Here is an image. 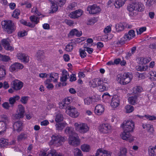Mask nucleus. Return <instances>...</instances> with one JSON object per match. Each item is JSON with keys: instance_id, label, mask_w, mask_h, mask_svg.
<instances>
[{"instance_id": "obj_1", "label": "nucleus", "mask_w": 156, "mask_h": 156, "mask_svg": "<svg viewBox=\"0 0 156 156\" xmlns=\"http://www.w3.org/2000/svg\"><path fill=\"white\" fill-rule=\"evenodd\" d=\"M133 78V75L130 73H125L123 74L117 76V80L121 85H126L130 83Z\"/></svg>"}, {"instance_id": "obj_2", "label": "nucleus", "mask_w": 156, "mask_h": 156, "mask_svg": "<svg viewBox=\"0 0 156 156\" xmlns=\"http://www.w3.org/2000/svg\"><path fill=\"white\" fill-rule=\"evenodd\" d=\"M2 28L7 31L8 34H11L14 32L16 27L14 23L11 20H4L2 22Z\"/></svg>"}, {"instance_id": "obj_3", "label": "nucleus", "mask_w": 156, "mask_h": 156, "mask_svg": "<svg viewBox=\"0 0 156 156\" xmlns=\"http://www.w3.org/2000/svg\"><path fill=\"white\" fill-rule=\"evenodd\" d=\"M75 130L80 133L84 134L89 131V127L88 125L84 123L76 122L74 124Z\"/></svg>"}, {"instance_id": "obj_4", "label": "nucleus", "mask_w": 156, "mask_h": 156, "mask_svg": "<svg viewBox=\"0 0 156 156\" xmlns=\"http://www.w3.org/2000/svg\"><path fill=\"white\" fill-rule=\"evenodd\" d=\"M66 140V137L60 135H54L51 137V143L54 145L58 147L61 145L62 143Z\"/></svg>"}, {"instance_id": "obj_5", "label": "nucleus", "mask_w": 156, "mask_h": 156, "mask_svg": "<svg viewBox=\"0 0 156 156\" xmlns=\"http://www.w3.org/2000/svg\"><path fill=\"white\" fill-rule=\"evenodd\" d=\"M66 112L70 116L74 118L77 117L80 114L77 109L72 106H68Z\"/></svg>"}, {"instance_id": "obj_6", "label": "nucleus", "mask_w": 156, "mask_h": 156, "mask_svg": "<svg viewBox=\"0 0 156 156\" xmlns=\"http://www.w3.org/2000/svg\"><path fill=\"white\" fill-rule=\"evenodd\" d=\"M122 126L124 131L127 132L133 131L134 128V124L132 120H128L124 122Z\"/></svg>"}, {"instance_id": "obj_7", "label": "nucleus", "mask_w": 156, "mask_h": 156, "mask_svg": "<svg viewBox=\"0 0 156 156\" xmlns=\"http://www.w3.org/2000/svg\"><path fill=\"white\" fill-rule=\"evenodd\" d=\"M135 36L134 30H131L129 31L128 33H126L123 37L121 39L120 43L122 44L124 43L125 41H129L133 38Z\"/></svg>"}, {"instance_id": "obj_8", "label": "nucleus", "mask_w": 156, "mask_h": 156, "mask_svg": "<svg viewBox=\"0 0 156 156\" xmlns=\"http://www.w3.org/2000/svg\"><path fill=\"white\" fill-rule=\"evenodd\" d=\"M68 143L70 145L76 146L80 144V141L77 133L73 135H69L68 139Z\"/></svg>"}, {"instance_id": "obj_9", "label": "nucleus", "mask_w": 156, "mask_h": 156, "mask_svg": "<svg viewBox=\"0 0 156 156\" xmlns=\"http://www.w3.org/2000/svg\"><path fill=\"white\" fill-rule=\"evenodd\" d=\"M25 112L24 107L22 105H18L16 114L13 115L14 118L19 119L23 118L24 116Z\"/></svg>"}, {"instance_id": "obj_10", "label": "nucleus", "mask_w": 156, "mask_h": 156, "mask_svg": "<svg viewBox=\"0 0 156 156\" xmlns=\"http://www.w3.org/2000/svg\"><path fill=\"white\" fill-rule=\"evenodd\" d=\"M8 118L5 115H2L1 117V135L2 133H4L6 129V125L8 122Z\"/></svg>"}, {"instance_id": "obj_11", "label": "nucleus", "mask_w": 156, "mask_h": 156, "mask_svg": "<svg viewBox=\"0 0 156 156\" xmlns=\"http://www.w3.org/2000/svg\"><path fill=\"white\" fill-rule=\"evenodd\" d=\"M101 81L102 83L101 84L98 85V89L100 91L103 92L107 90L108 89V87L106 85L108 83L109 81L106 78H103L101 79Z\"/></svg>"}, {"instance_id": "obj_12", "label": "nucleus", "mask_w": 156, "mask_h": 156, "mask_svg": "<svg viewBox=\"0 0 156 156\" xmlns=\"http://www.w3.org/2000/svg\"><path fill=\"white\" fill-rule=\"evenodd\" d=\"M129 132L124 130L120 134V136L123 140H128L129 142H131L134 141V137L131 135Z\"/></svg>"}, {"instance_id": "obj_13", "label": "nucleus", "mask_w": 156, "mask_h": 156, "mask_svg": "<svg viewBox=\"0 0 156 156\" xmlns=\"http://www.w3.org/2000/svg\"><path fill=\"white\" fill-rule=\"evenodd\" d=\"M87 11L90 14H95L101 11L99 6L96 4H94L88 6L87 8Z\"/></svg>"}, {"instance_id": "obj_14", "label": "nucleus", "mask_w": 156, "mask_h": 156, "mask_svg": "<svg viewBox=\"0 0 156 156\" xmlns=\"http://www.w3.org/2000/svg\"><path fill=\"white\" fill-rule=\"evenodd\" d=\"M119 99L118 96L115 95L112 97L110 105L113 108H117L119 105Z\"/></svg>"}, {"instance_id": "obj_15", "label": "nucleus", "mask_w": 156, "mask_h": 156, "mask_svg": "<svg viewBox=\"0 0 156 156\" xmlns=\"http://www.w3.org/2000/svg\"><path fill=\"white\" fill-rule=\"evenodd\" d=\"M112 129L110 124L108 123L102 124L99 127V131L103 133H107Z\"/></svg>"}, {"instance_id": "obj_16", "label": "nucleus", "mask_w": 156, "mask_h": 156, "mask_svg": "<svg viewBox=\"0 0 156 156\" xmlns=\"http://www.w3.org/2000/svg\"><path fill=\"white\" fill-rule=\"evenodd\" d=\"M12 85L14 90H20L23 87V83L20 80H16L12 81Z\"/></svg>"}, {"instance_id": "obj_17", "label": "nucleus", "mask_w": 156, "mask_h": 156, "mask_svg": "<svg viewBox=\"0 0 156 156\" xmlns=\"http://www.w3.org/2000/svg\"><path fill=\"white\" fill-rule=\"evenodd\" d=\"M23 68V65L18 62H15L11 65L9 67L11 72H16L19 70Z\"/></svg>"}, {"instance_id": "obj_18", "label": "nucleus", "mask_w": 156, "mask_h": 156, "mask_svg": "<svg viewBox=\"0 0 156 156\" xmlns=\"http://www.w3.org/2000/svg\"><path fill=\"white\" fill-rule=\"evenodd\" d=\"M104 106L101 104H98L95 106L94 110V113L96 115H100L104 113Z\"/></svg>"}, {"instance_id": "obj_19", "label": "nucleus", "mask_w": 156, "mask_h": 156, "mask_svg": "<svg viewBox=\"0 0 156 156\" xmlns=\"http://www.w3.org/2000/svg\"><path fill=\"white\" fill-rule=\"evenodd\" d=\"M83 12L82 10L79 9L72 12L70 13L69 16L71 18L75 19L81 16Z\"/></svg>"}, {"instance_id": "obj_20", "label": "nucleus", "mask_w": 156, "mask_h": 156, "mask_svg": "<svg viewBox=\"0 0 156 156\" xmlns=\"http://www.w3.org/2000/svg\"><path fill=\"white\" fill-rule=\"evenodd\" d=\"M14 129L18 132L21 131L23 128V123L20 121L15 122L13 125Z\"/></svg>"}, {"instance_id": "obj_21", "label": "nucleus", "mask_w": 156, "mask_h": 156, "mask_svg": "<svg viewBox=\"0 0 156 156\" xmlns=\"http://www.w3.org/2000/svg\"><path fill=\"white\" fill-rule=\"evenodd\" d=\"M48 78L50 79H48L50 81H53L54 82H57L58 79V74L56 73H52L48 74Z\"/></svg>"}, {"instance_id": "obj_22", "label": "nucleus", "mask_w": 156, "mask_h": 156, "mask_svg": "<svg viewBox=\"0 0 156 156\" xmlns=\"http://www.w3.org/2000/svg\"><path fill=\"white\" fill-rule=\"evenodd\" d=\"M72 101V98L71 97H69L66 98L62 103H60L59 107L61 108H63L66 107V105L69 104Z\"/></svg>"}, {"instance_id": "obj_23", "label": "nucleus", "mask_w": 156, "mask_h": 156, "mask_svg": "<svg viewBox=\"0 0 156 156\" xmlns=\"http://www.w3.org/2000/svg\"><path fill=\"white\" fill-rule=\"evenodd\" d=\"M151 58L149 57H140L137 59V61L140 64H144L148 63L151 61Z\"/></svg>"}, {"instance_id": "obj_24", "label": "nucleus", "mask_w": 156, "mask_h": 156, "mask_svg": "<svg viewBox=\"0 0 156 156\" xmlns=\"http://www.w3.org/2000/svg\"><path fill=\"white\" fill-rule=\"evenodd\" d=\"M102 83L101 81V79H95L93 80L90 82V84H91V86L93 87H98V85L101 84Z\"/></svg>"}, {"instance_id": "obj_25", "label": "nucleus", "mask_w": 156, "mask_h": 156, "mask_svg": "<svg viewBox=\"0 0 156 156\" xmlns=\"http://www.w3.org/2000/svg\"><path fill=\"white\" fill-rule=\"evenodd\" d=\"M62 76L60 78L61 81L64 82L66 81L69 77L68 72L66 70H63L62 71Z\"/></svg>"}, {"instance_id": "obj_26", "label": "nucleus", "mask_w": 156, "mask_h": 156, "mask_svg": "<svg viewBox=\"0 0 156 156\" xmlns=\"http://www.w3.org/2000/svg\"><path fill=\"white\" fill-rule=\"evenodd\" d=\"M135 11L141 12L144 9V5L140 3L134 2Z\"/></svg>"}, {"instance_id": "obj_27", "label": "nucleus", "mask_w": 156, "mask_h": 156, "mask_svg": "<svg viewBox=\"0 0 156 156\" xmlns=\"http://www.w3.org/2000/svg\"><path fill=\"white\" fill-rule=\"evenodd\" d=\"M69 34L70 36L76 35L77 37H80L82 35V33L81 31H79L76 29H73L70 31Z\"/></svg>"}, {"instance_id": "obj_28", "label": "nucleus", "mask_w": 156, "mask_h": 156, "mask_svg": "<svg viewBox=\"0 0 156 156\" xmlns=\"http://www.w3.org/2000/svg\"><path fill=\"white\" fill-rule=\"evenodd\" d=\"M66 125H67V124L65 122L58 123L56 124L55 126L57 130L62 131Z\"/></svg>"}, {"instance_id": "obj_29", "label": "nucleus", "mask_w": 156, "mask_h": 156, "mask_svg": "<svg viewBox=\"0 0 156 156\" xmlns=\"http://www.w3.org/2000/svg\"><path fill=\"white\" fill-rule=\"evenodd\" d=\"M138 96V95L137 94L129 97L128 98L129 102L132 105H134L137 101Z\"/></svg>"}, {"instance_id": "obj_30", "label": "nucleus", "mask_w": 156, "mask_h": 156, "mask_svg": "<svg viewBox=\"0 0 156 156\" xmlns=\"http://www.w3.org/2000/svg\"><path fill=\"white\" fill-rule=\"evenodd\" d=\"M126 0H116L114 3L115 8H119L122 6Z\"/></svg>"}, {"instance_id": "obj_31", "label": "nucleus", "mask_w": 156, "mask_h": 156, "mask_svg": "<svg viewBox=\"0 0 156 156\" xmlns=\"http://www.w3.org/2000/svg\"><path fill=\"white\" fill-rule=\"evenodd\" d=\"M65 133L69 135H73L74 133H76L74 131L73 128L72 127H67L65 129Z\"/></svg>"}, {"instance_id": "obj_32", "label": "nucleus", "mask_w": 156, "mask_h": 156, "mask_svg": "<svg viewBox=\"0 0 156 156\" xmlns=\"http://www.w3.org/2000/svg\"><path fill=\"white\" fill-rule=\"evenodd\" d=\"M16 57L18 59H20V60L23 59V57H25L26 58V60L25 61L27 62L28 61H29V56L28 55L25 54L24 53H18L16 55Z\"/></svg>"}, {"instance_id": "obj_33", "label": "nucleus", "mask_w": 156, "mask_h": 156, "mask_svg": "<svg viewBox=\"0 0 156 156\" xmlns=\"http://www.w3.org/2000/svg\"><path fill=\"white\" fill-rule=\"evenodd\" d=\"M156 150V145L150 146L148 149V152L149 155L153 156L155 155L154 153Z\"/></svg>"}, {"instance_id": "obj_34", "label": "nucleus", "mask_w": 156, "mask_h": 156, "mask_svg": "<svg viewBox=\"0 0 156 156\" xmlns=\"http://www.w3.org/2000/svg\"><path fill=\"white\" fill-rule=\"evenodd\" d=\"M93 101L94 99L91 97L85 98L84 99V105H89L92 104Z\"/></svg>"}, {"instance_id": "obj_35", "label": "nucleus", "mask_w": 156, "mask_h": 156, "mask_svg": "<svg viewBox=\"0 0 156 156\" xmlns=\"http://www.w3.org/2000/svg\"><path fill=\"white\" fill-rule=\"evenodd\" d=\"M115 28L117 31L120 32L123 30L124 26L123 23H120L115 25Z\"/></svg>"}, {"instance_id": "obj_36", "label": "nucleus", "mask_w": 156, "mask_h": 156, "mask_svg": "<svg viewBox=\"0 0 156 156\" xmlns=\"http://www.w3.org/2000/svg\"><path fill=\"white\" fill-rule=\"evenodd\" d=\"M31 21L34 23L35 25L39 22V18L33 15L30 16V18Z\"/></svg>"}, {"instance_id": "obj_37", "label": "nucleus", "mask_w": 156, "mask_h": 156, "mask_svg": "<svg viewBox=\"0 0 156 156\" xmlns=\"http://www.w3.org/2000/svg\"><path fill=\"white\" fill-rule=\"evenodd\" d=\"M142 126L144 129L146 128L147 131L150 132L152 133L154 131L152 126L151 124H143Z\"/></svg>"}, {"instance_id": "obj_38", "label": "nucleus", "mask_w": 156, "mask_h": 156, "mask_svg": "<svg viewBox=\"0 0 156 156\" xmlns=\"http://www.w3.org/2000/svg\"><path fill=\"white\" fill-rule=\"evenodd\" d=\"M20 98L19 96L16 95L13 97L10 98L9 99L10 104L11 105H13L16 101L18 100Z\"/></svg>"}, {"instance_id": "obj_39", "label": "nucleus", "mask_w": 156, "mask_h": 156, "mask_svg": "<svg viewBox=\"0 0 156 156\" xmlns=\"http://www.w3.org/2000/svg\"><path fill=\"white\" fill-rule=\"evenodd\" d=\"M102 97L103 100L106 102H109L111 97L108 93H104Z\"/></svg>"}, {"instance_id": "obj_40", "label": "nucleus", "mask_w": 156, "mask_h": 156, "mask_svg": "<svg viewBox=\"0 0 156 156\" xmlns=\"http://www.w3.org/2000/svg\"><path fill=\"white\" fill-rule=\"evenodd\" d=\"M133 93L134 94H135V95L137 94L138 95V94L140 93L142 91V89L140 86H136L133 88Z\"/></svg>"}, {"instance_id": "obj_41", "label": "nucleus", "mask_w": 156, "mask_h": 156, "mask_svg": "<svg viewBox=\"0 0 156 156\" xmlns=\"http://www.w3.org/2000/svg\"><path fill=\"white\" fill-rule=\"evenodd\" d=\"M127 153V150L125 148L122 147L120 149V152L118 153V156H126Z\"/></svg>"}, {"instance_id": "obj_42", "label": "nucleus", "mask_w": 156, "mask_h": 156, "mask_svg": "<svg viewBox=\"0 0 156 156\" xmlns=\"http://www.w3.org/2000/svg\"><path fill=\"white\" fill-rule=\"evenodd\" d=\"M27 137L26 134L22 133L18 136L17 139L18 141H20L26 139Z\"/></svg>"}, {"instance_id": "obj_43", "label": "nucleus", "mask_w": 156, "mask_h": 156, "mask_svg": "<svg viewBox=\"0 0 156 156\" xmlns=\"http://www.w3.org/2000/svg\"><path fill=\"white\" fill-rule=\"evenodd\" d=\"M31 12L34 13L35 15H37L38 16H42V17H44L41 14V12H40L38 9L36 7H33L31 10Z\"/></svg>"}, {"instance_id": "obj_44", "label": "nucleus", "mask_w": 156, "mask_h": 156, "mask_svg": "<svg viewBox=\"0 0 156 156\" xmlns=\"http://www.w3.org/2000/svg\"><path fill=\"white\" fill-rule=\"evenodd\" d=\"M51 82L49 80H47L44 82V83L46 87L49 90H51L54 87L53 85L51 83H49Z\"/></svg>"}, {"instance_id": "obj_45", "label": "nucleus", "mask_w": 156, "mask_h": 156, "mask_svg": "<svg viewBox=\"0 0 156 156\" xmlns=\"http://www.w3.org/2000/svg\"><path fill=\"white\" fill-rule=\"evenodd\" d=\"M6 67L3 66H1V79L4 77L6 75Z\"/></svg>"}, {"instance_id": "obj_46", "label": "nucleus", "mask_w": 156, "mask_h": 156, "mask_svg": "<svg viewBox=\"0 0 156 156\" xmlns=\"http://www.w3.org/2000/svg\"><path fill=\"white\" fill-rule=\"evenodd\" d=\"M81 149L84 152L89 151L90 150V147L89 145L87 144H84L81 147Z\"/></svg>"}, {"instance_id": "obj_47", "label": "nucleus", "mask_w": 156, "mask_h": 156, "mask_svg": "<svg viewBox=\"0 0 156 156\" xmlns=\"http://www.w3.org/2000/svg\"><path fill=\"white\" fill-rule=\"evenodd\" d=\"M74 44L72 42L68 44L66 47V50L68 52L71 51L73 49V45Z\"/></svg>"}, {"instance_id": "obj_48", "label": "nucleus", "mask_w": 156, "mask_h": 156, "mask_svg": "<svg viewBox=\"0 0 156 156\" xmlns=\"http://www.w3.org/2000/svg\"><path fill=\"white\" fill-rule=\"evenodd\" d=\"M135 6L134 2L131 4L129 5L127 7V9L130 12H133L135 11Z\"/></svg>"}, {"instance_id": "obj_49", "label": "nucleus", "mask_w": 156, "mask_h": 156, "mask_svg": "<svg viewBox=\"0 0 156 156\" xmlns=\"http://www.w3.org/2000/svg\"><path fill=\"white\" fill-rule=\"evenodd\" d=\"M58 9V7L56 4L53 2L52 3V5L51 8V12L53 13L56 12Z\"/></svg>"}, {"instance_id": "obj_50", "label": "nucleus", "mask_w": 156, "mask_h": 156, "mask_svg": "<svg viewBox=\"0 0 156 156\" xmlns=\"http://www.w3.org/2000/svg\"><path fill=\"white\" fill-rule=\"evenodd\" d=\"M79 51L80 56L82 58H84L86 56L87 53L85 51H86L85 50V48L84 49L80 48Z\"/></svg>"}, {"instance_id": "obj_51", "label": "nucleus", "mask_w": 156, "mask_h": 156, "mask_svg": "<svg viewBox=\"0 0 156 156\" xmlns=\"http://www.w3.org/2000/svg\"><path fill=\"white\" fill-rule=\"evenodd\" d=\"M151 76L150 79L152 80H156V72L155 71H152L150 72Z\"/></svg>"}, {"instance_id": "obj_52", "label": "nucleus", "mask_w": 156, "mask_h": 156, "mask_svg": "<svg viewBox=\"0 0 156 156\" xmlns=\"http://www.w3.org/2000/svg\"><path fill=\"white\" fill-rule=\"evenodd\" d=\"M126 113H130L134 110L133 107L130 105H127L125 107Z\"/></svg>"}, {"instance_id": "obj_53", "label": "nucleus", "mask_w": 156, "mask_h": 156, "mask_svg": "<svg viewBox=\"0 0 156 156\" xmlns=\"http://www.w3.org/2000/svg\"><path fill=\"white\" fill-rule=\"evenodd\" d=\"M29 98V97L27 96H23L21 97L20 101L22 104H25L27 103Z\"/></svg>"}, {"instance_id": "obj_54", "label": "nucleus", "mask_w": 156, "mask_h": 156, "mask_svg": "<svg viewBox=\"0 0 156 156\" xmlns=\"http://www.w3.org/2000/svg\"><path fill=\"white\" fill-rule=\"evenodd\" d=\"M63 119V115L60 114H58L56 115L55 119V121L57 122H61L62 121Z\"/></svg>"}, {"instance_id": "obj_55", "label": "nucleus", "mask_w": 156, "mask_h": 156, "mask_svg": "<svg viewBox=\"0 0 156 156\" xmlns=\"http://www.w3.org/2000/svg\"><path fill=\"white\" fill-rule=\"evenodd\" d=\"M8 140L2 138L1 139V147H4L8 144Z\"/></svg>"}, {"instance_id": "obj_56", "label": "nucleus", "mask_w": 156, "mask_h": 156, "mask_svg": "<svg viewBox=\"0 0 156 156\" xmlns=\"http://www.w3.org/2000/svg\"><path fill=\"white\" fill-rule=\"evenodd\" d=\"M76 6L77 4L75 2H73L68 5L67 8L69 10H73Z\"/></svg>"}, {"instance_id": "obj_57", "label": "nucleus", "mask_w": 156, "mask_h": 156, "mask_svg": "<svg viewBox=\"0 0 156 156\" xmlns=\"http://www.w3.org/2000/svg\"><path fill=\"white\" fill-rule=\"evenodd\" d=\"M49 154H51L52 156H62L59 154H58L56 151L54 149H51L48 151Z\"/></svg>"}, {"instance_id": "obj_58", "label": "nucleus", "mask_w": 156, "mask_h": 156, "mask_svg": "<svg viewBox=\"0 0 156 156\" xmlns=\"http://www.w3.org/2000/svg\"><path fill=\"white\" fill-rule=\"evenodd\" d=\"M64 22L69 26H73L74 24V22L70 20L65 19Z\"/></svg>"}, {"instance_id": "obj_59", "label": "nucleus", "mask_w": 156, "mask_h": 156, "mask_svg": "<svg viewBox=\"0 0 156 156\" xmlns=\"http://www.w3.org/2000/svg\"><path fill=\"white\" fill-rule=\"evenodd\" d=\"M20 11L18 9H16L13 12L12 15V16L15 18H17L18 16L20 14Z\"/></svg>"}, {"instance_id": "obj_60", "label": "nucleus", "mask_w": 156, "mask_h": 156, "mask_svg": "<svg viewBox=\"0 0 156 156\" xmlns=\"http://www.w3.org/2000/svg\"><path fill=\"white\" fill-rule=\"evenodd\" d=\"M74 154L75 156H82L81 151L78 148L75 149Z\"/></svg>"}, {"instance_id": "obj_61", "label": "nucleus", "mask_w": 156, "mask_h": 156, "mask_svg": "<svg viewBox=\"0 0 156 156\" xmlns=\"http://www.w3.org/2000/svg\"><path fill=\"white\" fill-rule=\"evenodd\" d=\"M27 34V32L25 30L20 31L18 33V36L20 37H23Z\"/></svg>"}, {"instance_id": "obj_62", "label": "nucleus", "mask_w": 156, "mask_h": 156, "mask_svg": "<svg viewBox=\"0 0 156 156\" xmlns=\"http://www.w3.org/2000/svg\"><path fill=\"white\" fill-rule=\"evenodd\" d=\"M10 58L9 56L6 55H1V60L3 61L7 62L10 60Z\"/></svg>"}, {"instance_id": "obj_63", "label": "nucleus", "mask_w": 156, "mask_h": 156, "mask_svg": "<svg viewBox=\"0 0 156 156\" xmlns=\"http://www.w3.org/2000/svg\"><path fill=\"white\" fill-rule=\"evenodd\" d=\"M144 117H145L147 119H148L150 120H153L156 119V117L154 115H145Z\"/></svg>"}, {"instance_id": "obj_64", "label": "nucleus", "mask_w": 156, "mask_h": 156, "mask_svg": "<svg viewBox=\"0 0 156 156\" xmlns=\"http://www.w3.org/2000/svg\"><path fill=\"white\" fill-rule=\"evenodd\" d=\"M41 52L40 51L37 53V56L38 60L41 61L42 59H43L44 58V56L43 55H41Z\"/></svg>"}]
</instances>
